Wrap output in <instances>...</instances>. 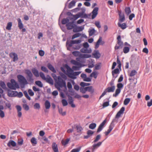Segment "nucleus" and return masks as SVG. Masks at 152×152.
Listing matches in <instances>:
<instances>
[{
  "label": "nucleus",
  "mask_w": 152,
  "mask_h": 152,
  "mask_svg": "<svg viewBox=\"0 0 152 152\" xmlns=\"http://www.w3.org/2000/svg\"><path fill=\"white\" fill-rule=\"evenodd\" d=\"M84 28L83 26L77 27V26L76 25V26L73 28V31L75 32H79L82 31L84 29Z\"/></svg>",
  "instance_id": "nucleus-16"
},
{
  "label": "nucleus",
  "mask_w": 152,
  "mask_h": 152,
  "mask_svg": "<svg viewBox=\"0 0 152 152\" xmlns=\"http://www.w3.org/2000/svg\"><path fill=\"white\" fill-rule=\"evenodd\" d=\"M14 91L9 90L8 92V95L9 96L13 97Z\"/></svg>",
  "instance_id": "nucleus-64"
},
{
  "label": "nucleus",
  "mask_w": 152,
  "mask_h": 152,
  "mask_svg": "<svg viewBox=\"0 0 152 152\" xmlns=\"http://www.w3.org/2000/svg\"><path fill=\"white\" fill-rule=\"evenodd\" d=\"M7 86L10 89L15 90L17 88H19L18 84L14 79H12L10 80V82H8L7 83Z\"/></svg>",
  "instance_id": "nucleus-2"
},
{
  "label": "nucleus",
  "mask_w": 152,
  "mask_h": 152,
  "mask_svg": "<svg viewBox=\"0 0 152 152\" xmlns=\"http://www.w3.org/2000/svg\"><path fill=\"white\" fill-rule=\"evenodd\" d=\"M76 25L74 24V21L69 22L66 24V26L68 30H71Z\"/></svg>",
  "instance_id": "nucleus-10"
},
{
  "label": "nucleus",
  "mask_w": 152,
  "mask_h": 152,
  "mask_svg": "<svg viewBox=\"0 0 152 152\" xmlns=\"http://www.w3.org/2000/svg\"><path fill=\"white\" fill-rule=\"evenodd\" d=\"M16 145V142L12 140H10L7 144V145L9 147H10L11 146L15 147Z\"/></svg>",
  "instance_id": "nucleus-22"
},
{
  "label": "nucleus",
  "mask_w": 152,
  "mask_h": 152,
  "mask_svg": "<svg viewBox=\"0 0 152 152\" xmlns=\"http://www.w3.org/2000/svg\"><path fill=\"white\" fill-rule=\"evenodd\" d=\"M118 12L119 16L118 22H122L125 20V17L124 13L122 12L121 10L118 11Z\"/></svg>",
  "instance_id": "nucleus-8"
},
{
  "label": "nucleus",
  "mask_w": 152,
  "mask_h": 152,
  "mask_svg": "<svg viewBox=\"0 0 152 152\" xmlns=\"http://www.w3.org/2000/svg\"><path fill=\"white\" fill-rule=\"evenodd\" d=\"M25 73L27 75V79L28 81L33 83L34 82V79L33 78V75L29 69L25 70Z\"/></svg>",
  "instance_id": "nucleus-6"
},
{
  "label": "nucleus",
  "mask_w": 152,
  "mask_h": 152,
  "mask_svg": "<svg viewBox=\"0 0 152 152\" xmlns=\"http://www.w3.org/2000/svg\"><path fill=\"white\" fill-rule=\"evenodd\" d=\"M76 1L75 0H72L69 4L68 6L69 9H71L75 5Z\"/></svg>",
  "instance_id": "nucleus-33"
},
{
  "label": "nucleus",
  "mask_w": 152,
  "mask_h": 152,
  "mask_svg": "<svg viewBox=\"0 0 152 152\" xmlns=\"http://www.w3.org/2000/svg\"><path fill=\"white\" fill-rule=\"evenodd\" d=\"M121 91V89L117 88L115 91V94H113V96L114 97H116L120 93Z\"/></svg>",
  "instance_id": "nucleus-41"
},
{
  "label": "nucleus",
  "mask_w": 152,
  "mask_h": 152,
  "mask_svg": "<svg viewBox=\"0 0 152 152\" xmlns=\"http://www.w3.org/2000/svg\"><path fill=\"white\" fill-rule=\"evenodd\" d=\"M101 136L99 134L97 135L95 139L93 141L94 143H95L98 141L101 138Z\"/></svg>",
  "instance_id": "nucleus-51"
},
{
  "label": "nucleus",
  "mask_w": 152,
  "mask_h": 152,
  "mask_svg": "<svg viewBox=\"0 0 152 152\" xmlns=\"http://www.w3.org/2000/svg\"><path fill=\"white\" fill-rule=\"evenodd\" d=\"M109 101L106 102H104L103 104V108H104L108 106L109 105Z\"/></svg>",
  "instance_id": "nucleus-63"
},
{
  "label": "nucleus",
  "mask_w": 152,
  "mask_h": 152,
  "mask_svg": "<svg viewBox=\"0 0 152 152\" xmlns=\"http://www.w3.org/2000/svg\"><path fill=\"white\" fill-rule=\"evenodd\" d=\"M31 71L33 75L36 77L39 76L38 71L35 68H33L31 69Z\"/></svg>",
  "instance_id": "nucleus-20"
},
{
  "label": "nucleus",
  "mask_w": 152,
  "mask_h": 152,
  "mask_svg": "<svg viewBox=\"0 0 152 152\" xmlns=\"http://www.w3.org/2000/svg\"><path fill=\"white\" fill-rule=\"evenodd\" d=\"M82 66H82V65L80 66H73L72 69L73 71V70L75 71L79 70Z\"/></svg>",
  "instance_id": "nucleus-35"
},
{
  "label": "nucleus",
  "mask_w": 152,
  "mask_h": 152,
  "mask_svg": "<svg viewBox=\"0 0 152 152\" xmlns=\"http://www.w3.org/2000/svg\"><path fill=\"white\" fill-rule=\"evenodd\" d=\"M41 69L42 71H43L45 72L46 73H48V70L45 67L43 66H42L41 67Z\"/></svg>",
  "instance_id": "nucleus-46"
},
{
  "label": "nucleus",
  "mask_w": 152,
  "mask_h": 152,
  "mask_svg": "<svg viewBox=\"0 0 152 152\" xmlns=\"http://www.w3.org/2000/svg\"><path fill=\"white\" fill-rule=\"evenodd\" d=\"M69 140L70 139L68 138L66 139L65 140H62L61 141V143L63 145H65L68 143Z\"/></svg>",
  "instance_id": "nucleus-42"
},
{
  "label": "nucleus",
  "mask_w": 152,
  "mask_h": 152,
  "mask_svg": "<svg viewBox=\"0 0 152 152\" xmlns=\"http://www.w3.org/2000/svg\"><path fill=\"white\" fill-rule=\"evenodd\" d=\"M52 148L54 152H58V145L55 142L53 143Z\"/></svg>",
  "instance_id": "nucleus-23"
},
{
  "label": "nucleus",
  "mask_w": 152,
  "mask_h": 152,
  "mask_svg": "<svg viewBox=\"0 0 152 152\" xmlns=\"http://www.w3.org/2000/svg\"><path fill=\"white\" fill-rule=\"evenodd\" d=\"M23 94L29 100L31 99L30 97L28 95L27 92L26 91H24L23 92Z\"/></svg>",
  "instance_id": "nucleus-60"
},
{
  "label": "nucleus",
  "mask_w": 152,
  "mask_h": 152,
  "mask_svg": "<svg viewBox=\"0 0 152 152\" xmlns=\"http://www.w3.org/2000/svg\"><path fill=\"white\" fill-rule=\"evenodd\" d=\"M81 35V34L80 33H77L74 34L72 37V39H73L75 38L78 37Z\"/></svg>",
  "instance_id": "nucleus-52"
},
{
  "label": "nucleus",
  "mask_w": 152,
  "mask_h": 152,
  "mask_svg": "<svg viewBox=\"0 0 152 152\" xmlns=\"http://www.w3.org/2000/svg\"><path fill=\"white\" fill-rule=\"evenodd\" d=\"M47 66L48 68L52 72L54 73L56 72V70L54 67L50 63H48L47 64Z\"/></svg>",
  "instance_id": "nucleus-25"
},
{
  "label": "nucleus",
  "mask_w": 152,
  "mask_h": 152,
  "mask_svg": "<svg viewBox=\"0 0 152 152\" xmlns=\"http://www.w3.org/2000/svg\"><path fill=\"white\" fill-rule=\"evenodd\" d=\"M69 19H70V17H68L66 18H64L62 19L61 21V23L62 24H65L68 23L69 21Z\"/></svg>",
  "instance_id": "nucleus-31"
},
{
  "label": "nucleus",
  "mask_w": 152,
  "mask_h": 152,
  "mask_svg": "<svg viewBox=\"0 0 152 152\" xmlns=\"http://www.w3.org/2000/svg\"><path fill=\"white\" fill-rule=\"evenodd\" d=\"M106 120L105 119L100 124L97 130V133L99 132L102 130L106 122Z\"/></svg>",
  "instance_id": "nucleus-11"
},
{
  "label": "nucleus",
  "mask_w": 152,
  "mask_h": 152,
  "mask_svg": "<svg viewBox=\"0 0 152 152\" xmlns=\"http://www.w3.org/2000/svg\"><path fill=\"white\" fill-rule=\"evenodd\" d=\"M137 73V71L135 70H132L129 75L130 77H133Z\"/></svg>",
  "instance_id": "nucleus-48"
},
{
  "label": "nucleus",
  "mask_w": 152,
  "mask_h": 152,
  "mask_svg": "<svg viewBox=\"0 0 152 152\" xmlns=\"http://www.w3.org/2000/svg\"><path fill=\"white\" fill-rule=\"evenodd\" d=\"M117 44L116 45L115 47V50L122 48L123 46V42L121 41L120 35H119L117 37Z\"/></svg>",
  "instance_id": "nucleus-5"
},
{
  "label": "nucleus",
  "mask_w": 152,
  "mask_h": 152,
  "mask_svg": "<svg viewBox=\"0 0 152 152\" xmlns=\"http://www.w3.org/2000/svg\"><path fill=\"white\" fill-rule=\"evenodd\" d=\"M81 147L73 149L70 152H79L81 149Z\"/></svg>",
  "instance_id": "nucleus-55"
},
{
  "label": "nucleus",
  "mask_w": 152,
  "mask_h": 152,
  "mask_svg": "<svg viewBox=\"0 0 152 152\" xmlns=\"http://www.w3.org/2000/svg\"><path fill=\"white\" fill-rule=\"evenodd\" d=\"M17 77L18 82L21 84V87L24 88L25 85L28 84V82L25 77L21 75H18Z\"/></svg>",
  "instance_id": "nucleus-3"
},
{
  "label": "nucleus",
  "mask_w": 152,
  "mask_h": 152,
  "mask_svg": "<svg viewBox=\"0 0 152 152\" xmlns=\"http://www.w3.org/2000/svg\"><path fill=\"white\" fill-rule=\"evenodd\" d=\"M96 124L95 123H92L90 124L89 126L90 129H94L96 126Z\"/></svg>",
  "instance_id": "nucleus-45"
},
{
  "label": "nucleus",
  "mask_w": 152,
  "mask_h": 152,
  "mask_svg": "<svg viewBox=\"0 0 152 152\" xmlns=\"http://www.w3.org/2000/svg\"><path fill=\"white\" fill-rule=\"evenodd\" d=\"M115 86H113L111 87H108L105 89L107 92H113L115 89Z\"/></svg>",
  "instance_id": "nucleus-26"
},
{
  "label": "nucleus",
  "mask_w": 152,
  "mask_h": 152,
  "mask_svg": "<svg viewBox=\"0 0 152 152\" xmlns=\"http://www.w3.org/2000/svg\"><path fill=\"white\" fill-rule=\"evenodd\" d=\"M40 107L39 104V103H36L34 105V108L35 109H39Z\"/></svg>",
  "instance_id": "nucleus-59"
},
{
  "label": "nucleus",
  "mask_w": 152,
  "mask_h": 152,
  "mask_svg": "<svg viewBox=\"0 0 152 152\" xmlns=\"http://www.w3.org/2000/svg\"><path fill=\"white\" fill-rule=\"evenodd\" d=\"M89 35V36H92L95 32V31L94 28L89 29L88 31Z\"/></svg>",
  "instance_id": "nucleus-37"
},
{
  "label": "nucleus",
  "mask_w": 152,
  "mask_h": 152,
  "mask_svg": "<svg viewBox=\"0 0 152 152\" xmlns=\"http://www.w3.org/2000/svg\"><path fill=\"white\" fill-rule=\"evenodd\" d=\"M61 102L63 105L64 106H65L67 105L68 103L66 100L65 99H63L61 101Z\"/></svg>",
  "instance_id": "nucleus-57"
},
{
  "label": "nucleus",
  "mask_w": 152,
  "mask_h": 152,
  "mask_svg": "<svg viewBox=\"0 0 152 152\" xmlns=\"http://www.w3.org/2000/svg\"><path fill=\"white\" fill-rule=\"evenodd\" d=\"M80 56V58H88L91 57V55L90 54H81Z\"/></svg>",
  "instance_id": "nucleus-38"
},
{
  "label": "nucleus",
  "mask_w": 152,
  "mask_h": 152,
  "mask_svg": "<svg viewBox=\"0 0 152 152\" xmlns=\"http://www.w3.org/2000/svg\"><path fill=\"white\" fill-rule=\"evenodd\" d=\"M94 132L91 130H88L87 132V134L90 137L92 136L94 134Z\"/></svg>",
  "instance_id": "nucleus-62"
},
{
  "label": "nucleus",
  "mask_w": 152,
  "mask_h": 152,
  "mask_svg": "<svg viewBox=\"0 0 152 152\" xmlns=\"http://www.w3.org/2000/svg\"><path fill=\"white\" fill-rule=\"evenodd\" d=\"M36 85H37L38 86L40 87H43V84L40 81H37L35 82Z\"/></svg>",
  "instance_id": "nucleus-53"
},
{
  "label": "nucleus",
  "mask_w": 152,
  "mask_h": 152,
  "mask_svg": "<svg viewBox=\"0 0 152 152\" xmlns=\"http://www.w3.org/2000/svg\"><path fill=\"white\" fill-rule=\"evenodd\" d=\"M70 62L72 64L76 66H80L82 65V64L80 62L73 59Z\"/></svg>",
  "instance_id": "nucleus-29"
},
{
  "label": "nucleus",
  "mask_w": 152,
  "mask_h": 152,
  "mask_svg": "<svg viewBox=\"0 0 152 152\" xmlns=\"http://www.w3.org/2000/svg\"><path fill=\"white\" fill-rule=\"evenodd\" d=\"M73 100L71 96H69L68 97V102L69 104H70L72 107L74 108L75 107V105L73 103Z\"/></svg>",
  "instance_id": "nucleus-21"
},
{
  "label": "nucleus",
  "mask_w": 152,
  "mask_h": 152,
  "mask_svg": "<svg viewBox=\"0 0 152 152\" xmlns=\"http://www.w3.org/2000/svg\"><path fill=\"white\" fill-rule=\"evenodd\" d=\"M76 128L78 132H80L83 129L82 127L80 125H77L76 126Z\"/></svg>",
  "instance_id": "nucleus-58"
},
{
  "label": "nucleus",
  "mask_w": 152,
  "mask_h": 152,
  "mask_svg": "<svg viewBox=\"0 0 152 152\" xmlns=\"http://www.w3.org/2000/svg\"><path fill=\"white\" fill-rule=\"evenodd\" d=\"M90 84L88 83H85L83 82H82L80 83V85L82 87H84L85 86H87L90 85Z\"/></svg>",
  "instance_id": "nucleus-61"
},
{
  "label": "nucleus",
  "mask_w": 152,
  "mask_h": 152,
  "mask_svg": "<svg viewBox=\"0 0 152 152\" xmlns=\"http://www.w3.org/2000/svg\"><path fill=\"white\" fill-rule=\"evenodd\" d=\"M102 142H99L97 143L94 144L91 147V149L93 152H94L102 145Z\"/></svg>",
  "instance_id": "nucleus-9"
},
{
  "label": "nucleus",
  "mask_w": 152,
  "mask_h": 152,
  "mask_svg": "<svg viewBox=\"0 0 152 152\" xmlns=\"http://www.w3.org/2000/svg\"><path fill=\"white\" fill-rule=\"evenodd\" d=\"M125 11L126 13L128 15L131 12L130 8L129 7H126L125 9Z\"/></svg>",
  "instance_id": "nucleus-39"
},
{
  "label": "nucleus",
  "mask_w": 152,
  "mask_h": 152,
  "mask_svg": "<svg viewBox=\"0 0 152 152\" xmlns=\"http://www.w3.org/2000/svg\"><path fill=\"white\" fill-rule=\"evenodd\" d=\"M45 105L46 109H49L50 107V104L49 101L47 100L45 101Z\"/></svg>",
  "instance_id": "nucleus-32"
},
{
  "label": "nucleus",
  "mask_w": 152,
  "mask_h": 152,
  "mask_svg": "<svg viewBox=\"0 0 152 152\" xmlns=\"http://www.w3.org/2000/svg\"><path fill=\"white\" fill-rule=\"evenodd\" d=\"M80 51L83 53H90L91 52V49H88L87 48H83L80 49Z\"/></svg>",
  "instance_id": "nucleus-19"
},
{
  "label": "nucleus",
  "mask_w": 152,
  "mask_h": 152,
  "mask_svg": "<svg viewBox=\"0 0 152 152\" xmlns=\"http://www.w3.org/2000/svg\"><path fill=\"white\" fill-rule=\"evenodd\" d=\"M30 141L33 146H35L37 143V140L34 137L32 138L31 140Z\"/></svg>",
  "instance_id": "nucleus-30"
},
{
  "label": "nucleus",
  "mask_w": 152,
  "mask_h": 152,
  "mask_svg": "<svg viewBox=\"0 0 152 152\" xmlns=\"http://www.w3.org/2000/svg\"><path fill=\"white\" fill-rule=\"evenodd\" d=\"M72 54L75 57L78 56L80 58V56L82 53L78 51H74L72 52Z\"/></svg>",
  "instance_id": "nucleus-34"
},
{
  "label": "nucleus",
  "mask_w": 152,
  "mask_h": 152,
  "mask_svg": "<svg viewBox=\"0 0 152 152\" xmlns=\"http://www.w3.org/2000/svg\"><path fill=\"white\" fill-rule=\"evenodd\" d=\"M121 22H118V25L119 27H120L122 29H124L127 27L126 24L125 23H123L121 24Z\"/></svg>",
  "instance_id": "nucleus-24"
},
{
  "label": "nucleus",
  "mask_w": 152,
  "mask_h": 152,
  "mask_svg": "<svg viewBox=\"0 0 152 152\" xmlns=\"http://www.w3.org/2000/svg\"><path fill=\"white\" fill-rule=\"evenodd\" d=\"M57 80H58V81L56 82L57 85L56 86H58L59 87L61 88L66 87L65 81L63 80L60 76L58 77ZM56 87L58 89V88H57V86H56Z\"/></svg>",
  "instance_id": "nucleus-4"
},
{
  "label": "nucleus",
  "mask_w": 152,
  "mask_h": 152,
  "mask_svg": "<svg viewBox=\"0 0 152 152\" xmlns=\"http://www.w3.org/2000/svg\"><path fill=\"white\" fill-rule=\"evenodd\" d=\"M124 110L125 107H122L116 115L115 117V118L116 119L117 118L118 119L120 117L121 115L124 113Z\"/></svg>",
  "instance_id": "nucleus-13"
},
{
  "label": "nucleus",
  "mask_w": 152,
  "mask_h": 152,
  "mask_svg": "<svg viewBox=\"0 0 152 152\" xmlns=\"http://www.w3.org/2000/svg\"><path fill=\"white\" fill-rule=\"evenodd\" d=\"M63 109L62 108H58V112L62 116H64L66 115V112H62Z\"/></svg>",
  "instance_id": "nucleus-43"
},
{
  "label": "nucleus",
  "mask_w": 152,
  "mask_h": 152,
  "mask_svg": "<svg viewBox=\"0 0 152 152\" xmlns=\"http://www.w3.org/2000/svg\"><path fill=\"white\" fill-rule=\"evenodd\" d=\"M18 26L20 29H21L23 27V25L22 22L20 18H18Z\"/></svg>",
  "instance_id": "nucleus-28"
},
{
  "label": "nucleus",
  "mask_w": 152,
  "mask_h": 152,
  "mask_svg": "<svg viewBox=\"0 0 152 152\" xmlns=\"http://www.w3.org/2000/svg\"><path fill=\"white\" fill-rule=\"evenodd\" d=\"M67 68V75L69 77L73 79H76V76L79 75L81 73V72H74L73 70L68 65H66V66Z\"/></svg>",
  "instance_id": "nucleus-1"
},
{
  "label": "nucleus",
  "mask_w": 152,
  "mask_h": 152,
  "mask_svg": "<svg viewBox=\"0 0 152 152\" xmlns=\"http://www.w3.org/2000/svg\"><path fill=\"white\" fill-rule=\"evenodd\" d=\"M44 80H45L47 83L51 85H53V81L52 79L49 75H47L46 79Z\"/></svg>",
  "instance_id": "nucleus-17"
},
{
  "label": "nucleus",
  "mask_w": 152,
  "mask_h": 152,
  "mask_svg": "<svg viewBox=\"0 0 152 152\" xmlns=\"http://www.w3.org/2000/svg\"><path fill=\"white\" fill-rule=\"evenodd\" d=\"M119 73V70L118 69L116 68L112 71V75H114V74H116Z\"/></svg>",
  "instance_id": "nucleus-50"
},
{
  "label": "nucleus",
  "mask_w": 152,
  "mask_h": 152,
  "mask_svg": "<svg viewBox=\"0 0 152 152\" xmlns=\"http://www.w3.org/2000/svg\"><path fill=\"white\" fill-rule=\"evenodd\" d=\"M118 122V119L116 118L113 119L110 124L108 129L112 131L115 126L114 123H117Z\"/></svg>",
  "instance_id": "nucleus-15"
},
{
  "label": "nucleus",
  "mask_w": 152,
  "mask_h": 152,
  "mask_svg": "<svg viewBox=\"0 0 152 152\" xmlns=\"http://www.w3.org/2000/svg\"><path fill=\"white\" fill-rule=\"evenodd\" d=\"M9 56L10 57L12 58L13 61L14 62L17 61L18 59L17 54L15 53L12 52L10 53Z\"/></svg>",
  "instance_id": "nucleus-14"
},
{
  "label": "nucleus",
  "mask_w": 152,
  "mask_h": 152,
  "mask_svg": "<svg viewBox=\"0 0 152 152\" xmlns=\"http://www.w3.org/2000/svg\"><path fill=\"white\" fill-rule=\"evenodd\" d=\"M130 101V99L128 98H126V99H125V100L124 101V104L125 105H127L129 102Z\"/></svg>",
  "instance_id": "nucleus-54"
},
{
  "label": "nucleus",
  "mask_w": 152,
  "mask_h": 152,
  "mask_svg": "<svg viewBox=\"0 0 152 152\" xmlns=\"http://www.w3.org/2000/svg\"><path fill=\"white\" fill-rule=\"evenodd\" d=\"M16 108L17 110L18 116L19 118H20L22 115V113L21 112L22 109L21 107L20 106L18 105L16 106Z\"/></svg>",
  "instance_id": "nucleus-18"
},
{
  "label": "nucleus",
  "mask_w": 152,
  "mask_h": 152,
  "mask_svg": "<svg viewBox=\"0 0 152 152\" xmlns=\"http://www.w3.org/2000/svg\"><path fill=\"white\" fill-rule=\"evenodd\" d=\"M98 10L99 8L98 7H95L94 9L92 12L91 18L92 19H94L96 17L98 14Z\"/></svg>",
  "instance_id": "nucleus-12"
},
{
  "label": "nucleus",
  "mask_w": 152,
  "mask_h": 152,
  "mask_svg": "<svg viewBox=\"0 0 152 152\" xmlns=\"http://www.w3.org/2000/svg\"><path fill=\"white\" fill-rule=\"evenodd\" d=\"M0 86L3 89H5L6 88L4 82L1 81H0Z\"/></svg>",
  "instance_id": "nucleus-49"
},
{
  "label": "nucleus",
  "mask_w": 152,
  "mask_h": 152,
  "mask_svg": "<svg viewBox=\"0 0 152 152\" xmlns=\"http://www.w3.org/2000/svg\"><path fill=\"white\" fill-rule=\"evenodd\" d=\"M93 55L94 56V57L96 58H99L101 56V54L98 50L96 51L93 54Z\"/></svg>",
  "instance_id": "nucleus-27"
},
{
  "label": "nucleus",
  "mask_w": 152,
  "mask_h": 152,
  "mask_svg": "<svg viewBox=\"0 0 152 152\" xmlns=\"http://www.w3.org/2000/svg\"><path fill=\"white\" fill-rule=\"evenodd\" d=\"M81 42V40H71L70 41L66 42V44L68 46V47L67 48L68 50H69V48L71 47L73 44H79Z\"/></svg>",
  "instance_id": "nucleus-7"
},
{
  "label": "nucleus",
  "mask_w": 152,
  "mask_h": 152,
  "mask_svg": "<svg viewBox=\"0 0 152 152\" xmlns=\"http://www.w3.org/2000/svg\"><path fill=\"white\" fill-rule=\"evenodd\" d=\"M101 41H102V37H100L99 39L96 43L95 45V49H97L98 48L99 46V43L101 42Z\"/></svg>",
  "instance_id": "nucleus-36"
},
{
  "label": "nucleus",
  "mask_w": 152,
  "mask_h": 152,
  "mask_svg": "<svg viewBox=\"0 0 152 152\" xmlns=\"http://www.w3.org/2000/svg\"><path fill=\"white\" fill-rule=\"evenodd\" d=\"M73 17L72 18H70V20H74V21L76 20L78 18H79L80 17V14H76V15H73Z\"/></svg>",
  "instance_id": "nucleus-40"
},
{
  "label": "nucleus",
  "mask_w": 152,
  "mask_h": 152,
  "mask_svg": "<svg viewBox=\"0 0 152 152\" xmlns=\"http://www.w3.org/2000/svg\"><path fill=\"white\" fill-rule=\"evenodd\" d=\"M12 26V23L11 22H8L7 24V25L6 27V29L8 30H11Z\"/></svg>",
  "instance_id": "nucleus-44"
},
{
  "label": "nucleus",
  "mask_w": 152,
  "mask_h": 152,
  "mask_svg": "<svg viewBox=\"0 0 152 152\" xmlns=\"http://www.w3.org/2000/svg\"><path fill=\"white\" fill-rule=\"evenodd\" d=\"M39 74L40 76L42 79L45 80L46 79V77H45L44 74L42 72H40Z\"/></svg>",
  "instance_id": "nucleus-56"
},
{
  "label": "nucleus",
  "mask_w": 152,
  "mask_h": 152,
  "mask_svg": "<svg viewBox=\"0 0 152 152\" xmlns=\"http://www.w3.org/2000/svg\"><path fill=\"white\" fill-rule=\"evenodd\" d=\"M130 50V48L128 47H125L123 49V52L125 53H128Z\"/></svg>",
  "instance_id": "nucleus-47"
}]
</instances>
